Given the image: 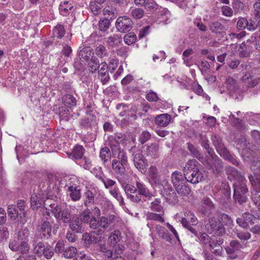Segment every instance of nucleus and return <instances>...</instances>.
<instances>
[{
    "label": "nucleus",
    "mask_w": 260,
    "mask_h": 260,
    "mask_svg": "<svg viewBox=\"0 0 260 260\" xmlns=\"http://www.w3.org/2000/svg\"><path fill=\"white\" fill-rule=\"evenodd\" d=\"M93 53L89 47H84L79 52V56L80 59L88 61L93 56Z\"/></svg>",
    "instance_id": "obj_35"
},
{
    "label": "nucleus",
    "mask_w": 260,
    "mask_h": 260,
    "mask_svg": "<svg viewBox=\"0 0 260 260\" xmlns=\"http://www.w3.org/2000/svg\"><path fill=\"white\" fill-rule=\"evenodd\" d=\"M148 179L149 183L153 187L159 186L162 181V180L160 179V176L158 175L157 168L154 166H151L149 168Z\"/></svg>",
    "instance_id": "obj_13"
},
{
    "label": "nucleus",
    "mask_w": 260,
    "mask_h": 260,
    "mask_svg": "<svg viewBox=\"0 0 260 260\" xmlns=\"http://www.w3.org/2000/svg\"><path fill=\"white\" fill-rule=\"evenodd\" d=\"M223 243V240L220 237L211 238L209 241V246L212 252L216 255H221L223 251L221 244Z\"/></svg>",
    "instance_id": "obj_14"
},
{
    "label": "nucleus",
    "mask_w": 260,
    "mask_h": 260,
    "mask_svg": "<svg viewBox=\"0 0 260 260\" xmlns=\"http://www.w3.org/2000/svg\"><path fill=\"white\" fill-rule=\"evenodd\" d=\"M101 68L98 70V74L99 78L103 85L108 83L110 79L108 70V66L105 62H102L101 64Z\"/></svg>",
    "instance_id": "obj_20"
},
{
    "label": "nucleus",
    "mask_w": 260,
    "mask_h": 260,
    "mask_svg": "<svg viewBox=\"0 0 260 260\" xmlns=\"http://www.w3.org/2000/svg\"><path fill=\"white\" fill-rule=\"evenodd\" d=\"M31 244L33 252L39 256H43L47 259H51L54 255L53 248L48 244H45L38 238H32Z\"/></svg>",
    "instance_id": "obj_5"
},
{
    "label": "nucleus",
    "mask_w": 260,
    "mask_h": 260,
    "mask_svg": "<svg viewBox=\"0 0 260 260\" xmlns=\"http://www.w3.org/2000/svg\"><path fill=\"white\" fill-rule=\"evenodd\" d=\"M90 210L87 208L84 210L82 213L80 214V217L79 218L80 220L82 221V222L84 223H88L90 224V221L91 218L90 216Z\"/></svg>",
    "instance_id": "obj_56"
},
{
    "label": "nucleus",
    "mask_w": 260,
    "mask_h": 260,
    "mask_svg": "<svg viewBox=\"0 0 260 260\" xmlns=\"http://www.w3.org/2000/svg\"><path fill=\"white\" fill-rule=\"evenodd\" d=\"M68 223L70 229L76 233H81L84 231V224L78 217L72 218Z\"/></svg>",
    "instance_id": "obj_21"
},
{
    "label": "nucleus",
    "mask_w": 260,
    "mask_h": 260,
    "mask_svg": "<svg viewBox=\"0 0 260 260\" xmlns=\"http://www.w3.org/2000/svg\"><path fill=\"white\" fill-rule=\"evenodd\" d=\"M95 116L90 115L88 117L82 118L80 121V126L82 128H88L95 127L96 125Z\"/></svg>",
    "instance_id": "obj_27"
},
{
    "label": "nucleus",
    "mask_w": 260,
    "mask_h": 260,
    "mask_svg": "<svg viewBox=\"0 0 260 260\" xmlns=\"http://www.w3.org/2000/svg\"><path fill=\"white\" fill-rule=\"evenodd\" d=\"M7 212L8 216L12 220H15L19 216L18 209L14 205H10L8 206Z\"/></svg>",
    "instance_id": "obj_52"
},
{
    "label": "nucleus",
    "mask_w": 260,
    "mask_h": 260,
    "mask_svg": "<svg viewBox=\"0 0 260 260\" xmlns=\"http://www.w3.org/2000/svg\"><path fill=\"white\" fill-rule=\"evenodd\" d=\"M132 160L135 167L141 173L145 172L147 166L146 160L140 150L134 151L132 154Z\"/></svg>",
    "instance_id": "obj_11"
},
{
    "label": "nucleus",
    "mask_w": 260,
    "mask_h": 260,
    "mask_svg": "<svg viewBox=\"0 0 260 260\" xmlns=\"http://www.w3.org/2000/svg\"><path fill=\"white\" fill-rule=\"evenodd\" d=\"M109 146L113 156H116L119 151L123 150L121 149L119 142L115 140L111 141Z\"/></svg>",
    "instance_id": "obj_61"
},
{
    "label": "nucleus",
    "mask_w": 260,
    "mask_h": 260,
    "mask_svg": "<svg viewBox=\"0 0 260 260\" xmlns=\"http://www.w3.org/2000/svg\"><path fill=\"white\" fill-rule=\"evenodd\" d=\"M121 234L119 231H114L109 236L108 239V244L110 247H114L118 243L120 239Z\"/></svg>",
    "instance_id": "obj_31"
},
{
    "label": "nucleus",
    "mask_w": 260,
    "mask_h": 260,
    "mask_svg": "<svg viewBox=\"0 0 260 260\" xmlns=\"http://www.w3.org/2000/svg\"><path fill=\"white\" fill-rule=\"evenodd\" d=\"M201 204L199 208V211L204 215L210 214L211 211L214 209L215 207L213 202L207 197H205L203 198Z\"/></svg>",
    "instance_id": "obj_17"
},
{
    "label": "nucleus",
    "mask_w": 260,
    "mask_h": 260,
    "mask_svg": "<svg viewBox=\"0 0 260 260\" xmlns=\"http://www.w3.org/2000/svg\"><path fill=\"white\" fill-rule=\"evenodd\" d=\"M113 156L115 157V158L112 160L113 161H117L118 162L126 165L128 164L126 152L124 150L119 151L116 156Z\"/></svg>",
    "instance_id": "obj_39"
},
{
    "label": "nucleus",
    "mask_w": 260,
    "mask_h": 260,
    "mask_svg": "<svg viewBox=\"0 0 260 260\" xmlns=\"http://www.w3.org/2000/svg\"><path fill=\"white\" fill-rule=\"evenodd\" d=\"M188 149L194 157L200 159L203 158V155L199 150L192 144L188 143Z\"/></svg>",
    "instance_id": "obj_59"
},
{
    "label": "nucleus",
    "mask_w": 260,
    "mask_h": 260,
    "mask_svg": "<svg viewBox=\"0 0 260 260\" xmlns=\"http://www.w3.org/2000/svg\"><path fill=\"white\" fill-rule=\"evenodd\" d=\"M147 11L151 12H155L158 9V5L154 0H147V2L144 6Z\"/></svg>",
    "instance_id": "obj_58"
},
{
    "label": "nucleus",
    "mask_w": 260,
    "mask_h": 260,
    "mask_svg": "<svg viewBox=\"0 0 260 260\" xmlns=\"http://www.w3.org/2000/svg\"><path fill=\"white\" fill-rule=\"evenodd\" d=\"M226 174L232 176L235 180V182L247 183L245 177L235 168L227 166L225 168Z\"/></svg>",
    "instance_id": "obj_19"
},
{
    "label": "nucleus",
    "mask_w": 260,
    "mask_h": 260,
    "mask_svg": "<svg viewBox=\"0 0 260 260\" xmlns=\"http://www.w3.org/2000/svg\"><path fill=\"white\" fill-rule=\"evenodd\" d=\"M42 199L40 195H37L34 193L31 195L30 198L31 206L33 209H37L40 207L42 204Z\"/></svg>",
    "instance_id": "obj_47"
},
{
    "label": "nucleus",
    "mask_w": 260,
    "mask_h": 260,
    "mask_svg": "<svg viewBox=\"0 0 260 260\" xmlns=\"http://www.w3.org/2000/svg\"><path fill=\"white\" fill-rule=\"evenodd\" d=\"M133 24V21L130 18L123 16L119 17L117 19L115 26L118 31L126 32L132 29Z\"/></svg>",
    "instance_id": "obj_12"
},
{
    "label": "nucleus",
    "mask_w": 260,
    "mask_h": 260,
    "mask_svg": "<svg viewBox=\"0 0 260 260\" xmlns=\"http://www.w3.org/2000/svg\"><path fill=\"white\" fill-rule=\"evenodd\" d=\"M88 61V66L89 72L95 73L100 66L99 59L95 57H92Z\"/></svg>",
    "instance_id": "obj_42"
},
{
    "label": "nucleus",
    "mask_w": 260,
    "mask_h": 260,
    "mask_svg": "<svg viewBox=\"0 0 260 260\" xmlns=\"http://www.w3.org/2000/svg\"><path fill=\"white\" fill-rule=\"evenodd\" d=\"M77 252V250L76 247L69 246L64 249L63 255L66 258H72L76 255Z\"/></svg>",
    "instance_id": "obj_54"
},
{
    "label": "nucleus",
    "mask_w": 260,
    "mask_h": 260,
    "mask_svg": "<svg viewBox=\"0 0 260 260\" xmlns=\"http://www.w3.org/2000/svg\"><path fill=\"white\" fill-rule=\"evenodd\" d=\"M199 141L201 146L205 149L209 155H213L214 150L210 147L208 138L205 134H201L199 135Z\"/></svg>",
    "instance_id": "obj_26"
},
{
    "label": "nucleus",
    "mask_w": 260,
    "mask_h": 260,
    "mask_svg": "<svg viewBox=\"0 0 260 260\" xmlns=\"http://www.w3.org/2000/svg\"><path fill=\"white\" fill-rule=\"evenodd\" d=\"M211 140L217 153L220 155L228 150L222 142V138L216 134L212 135Z\"/></svg>",
    "instance_id": "obj_18"
},
{
    "label": "nucleus",
    "mask_w": 260,
    "mask_h": 260,
    "mask_svg": "<svg viewBox=\"0 0 260 260\" xmlns=\"http://www.w3.org/2000/svg\"><path fill=\"white\" fill-rule=\"evenodd\" d=\"M116 109L118 110H121L119 113V116L121 117L129 116V110L128 109V106L123 103L119 104L116 105Z\"/></svg>",
    "instance_id": "obj_57"
},
{
    "label": "nucleus",
    "mask_w": 260,
    "mask_h": 260,
    "mask_svg": "<svg viewBox=\"0 0 260 260\" xmlns=\"http://www.w3.org/2000/svg\"><path fill=\"white\" fill-rule=\"evenodd\" d=\"M63 103L67 107L72 108L76 106L77 101L71 94H66L62 97Z\"/></svg>",
    "instance_id": "obj_36"
},
{
    "label": "nucleus",
    "mask_w": 260,
    "mask_h": 260,
    "mask_svg": "<svg viewBox=\"0 0 260 260\" xmlns=\"http://www.w3.org/2000/svg\"><path fill=\"white\" fill-rule=\"evenodd\" d=\"M102 238V237L95 236L94 235L88 233H85L82 235L83 243L85 246L87 247H89L92 244H96L99 242L101 240Z\"/></svg>",
    "instance_id": "obj_22"
},
{
    "label": "nucleus",
    "mask_w": 260,
    "mask_h": 260,
    "mask_svg": "<svg viewBox=\"0 0 260 260\" xmlns=\"http://www.w3.org/2000/svg\"><path fill=\"white\" fill-rule=\"evenodd\" d=\"M122 38L120 36L118 35H113L107 38V45L110 47H115L119 44Z\"/></svg>",
    "instance_id": "obj_41"
},
{
    "label": "nucleus",
    "mask_w": 260,
    "mask_h": 260,
    "mask_svg": "<svg viewBox=\"0 0 260 260\" xmlns=\"http://www.w3.org/2000/svg\"><path fill=\"white\" fill-rule=\"evenodd\" d=\"M73 6L69 5V2L65 1L61 2L59 6L60 14L62 16H67L69 14V11L73 9Z\"/></svg>",
    "instance_id": "obj_40"
},
{
    "label": "nucleus",
    "mask_w": 260,
    "mask_h": 260,
    "mask_svg": "<svg viewBox=\"0 0 260 260\" xmlns=\"http://www.w3.org/2000/svg\"><path fill=\"white\" fill-rule=\"evenodd\" d=\"M84 205L85 207H88L94 203V195L91 190H87L84 193Z\"/></svg>",
    "instance_id": "obj_43"
},
{
    "label": "nucleus",
    "mask_w": 260,
    "mask_h": 260,
    "mask_svg": "<svg viewBox=\"0 0 260 260\" xmlns=\"http://www.w3.org/2000/svg\"><path fill=\"white\" fill-rule=\"evenodd\" d=\"M234 195L235 201L239 204L242 205L247 202L248 189L246 183L235 182L233 184Z\"/></svg>",
    "instance_id": "obj_7"
},
{
    "label": "nucleus",
    "mask_w": 260,
    "mask_h": 260,
    "mask_svg": "<svg viewBox=\"0 0 260 260\" xmlns=\"http://www.w3.org/2000/svg\"><path fill=\"white\" fill-rule=\"evenodd\" d=\"M116 216L114 214H109L102 216L98 220L95 217H92L90 228L93 229V233L97 235H102L106 231L112 230L115 225Z\"/></svg>",
    "instance_id": "obj_2"
},
{
    "label": "nucleus",
    "mask_w": 260,
    "mask_h": 260,
    "mask_svg": "<svg viewBox=\"0 0 260 260\" xmlns=\"http://www.w3.org/2000/svg\"><path fill=\"white\" fill-rule=\"evenodd\" d=\"M172 183L174 187L179 186L180 185L186 183L187 181L185 179V175L178 171L173 172L171 174Z\"/></svg>",
    "instance_id": "obj_24"
},
{
    "label": "nucleus",
    "mask_w": 260,
    "mask_h": 260,
    "mask_svg": "<svg viewBox=\"0 0 260 260\" xmlns=\"http://www.w3.org/2000/svg\"><path fill=\"white\" fill-rule=\"evenodd\" d=\"M155 229L159 238L165 240L167 242H170L171 241V235L165 227L157 225L155 226Z\"/></svg>",
    "instance_id": "obj_28"
},
{
    "label": "nucleus",
    "mask_w": 260,
    "mask_h": 260,
    "mask_svg": "<svg viewBox=\"0 0 260 260\" xmlns=\"http://www.w3.org/2000/svg\"><path fill=\"white\" fill-rule=\"evenodd\" d=\"M166 199L167 202L170 204L175 205L178 201V196L175 191L166 192Z\"/></svg>",
    "instance_id": "obj_55"
},
{
    "label": "nucleus",
    "mask_w": 260,
    "mask_h": 260,
    "mask_svg": "<svg viewBox=\"0 0 260 260\" xmlns=\"http://www.w3.org/2000/svg\"><path fill=\"white\" fill-rule=\"evenodd\" d=\"M110 21L109 19H101L99 22V29L105 31L109 27Z\"/></svg>",
    "instance_id": "obj_64"
},
{
    "label": "nucleus",
    "mask_w": 260,
    "mask_h": 260,
    "mask_svg": "<svg viewBox=\"0 0 260 260\" xmlns=\"http://www.w3.org/2000/svg\"><path fill=\"white\" fill-rule=\"evenodd\" d=\"M95 52L96 55L101 58L107 57L108 55L105 47L103 45L98 46L95 49Z\"/></svg>",
    "instance_id": "obj_60"
},
{
    "label": "nucleus",
    "mask_w": 260,
    "mask_h": 260,
    "mask_svg": "<svg viewBox=\"0 0 260 260\" xmlns=\"http://www.w3.org/2000/svg\"><path fill=\"white\" fill-rule=\"evenodd\" d=\"M132 17L136 19H139L143 17L145 14L144 10L140 8H131Z\"/></svg>",
    "instance_id": "obj_51"
},
{
    "label": "nucleus",
    "mask_w": 260,
    "mask_h": 260,
    "mask_svg": "<svg viewBox=\"0 0 260 260\" xmlns=\"http://www.w3.org/2000/svg\"><path fill=\"white\" fill-rule=\"evenodd\" d=\"M213 160V165L215 168L216 171L218 173L221 171L223 168V163L221 159H220L214 152L213 155H210Z\"/></svg>",
    "instance_id": "obj_50"
},
{
    "label": "nucleus",
    "mask_w": 260,
    "mask_h": 260,
    "mask_svg": "<svg viewBox=\"0 0 260 260\" xmlns=\"http://www.w3.org/2000/svg\"><path fill=\"white\" fill-rule=\"evenodd\" d=\"M251 211L253 214L246 212L242 214L241 217L237 218L236 222L240 227L247 229L249 228V225L254 224V220L255 219H260L259 212L254 210H251Z\"/></svg>",
    "instance_id": "obj_8"
},
{
    "label": "nucleus",
    "mask_w": 260,
    "mask_h": 260,
    "mask_svg": "<svg viewBox=\"0 0 260 260\" xmlns=\"http://www.w3.org/2000/svg\"><path fill=\"white\" fill-rule=\"evenodd\" d=\"M99 157L104 165L110 161L111 157L110 149L107 146H104L101 148Z\"/></svg>",
    "instance_id": "obj_29"
},
{
    "label": "nucleus",
    "mask_w": 260,
    "mask_h": 260,
    "mask_svg": "<svg viewBox=\"0 0 260 260\" xmlns=\"http://www.w3.org/2000/svg\"><path fill=\"white\" fill-rule=\"evenodd\" d=\"M220 156L225 159L232 163L233 165L236 166H239V162L237 160L236 156L232 155L228 150L222 154H221Z\"/></svg>",
    "instance_id": "obj_48"
},
{
    "label": "nucleus",
    "mask_w": 260,
    "mask_h": 260,
    "mask_svg": "<svg viewBox=\"0 0 260 260\" xmlns=\"http://www.w3.org/2000/svg\"><path fill=\"white\" fill-rule=\"evenodd\" d=\"M175 188L179 194L183 196H187L190 191V189L186 182L175 187Z\"/></svg>",
    "instance_id": "obj_46"
},
{
    "label": "nucleus",
    "mask_w": 260,
    "mask_h": 260,
    "mask_svg": "<svg viewBox=\"0 0 260 260\" xmlns=\"http://www.w3.org/2000/svg\"><path fill=\"white\" fill-rule=\"evenodd\" d=\"M218 219L221 223L228 226H231L233 224V220L232 218L225 213L219 215Z\"/></svg>",
    "instance_id": "obj_53"
},
{
    "label": "nucleus",
    "mask_w": 260,
    "mask_h": 260,
    "mask_svg": "<svg viewBox=\"0 0 260 260\" xmlns=\"http://www.w3.org/2000/svg\"><path fill=\"white\" fill-rule=\"evenodd\" d=\"M206 227L209 234L214 233L218 236H221L225 233V229L223 224L220 223L219 219L217 220L214 217L209 219L208 223Z\"/></svg>",
    "instance_id": "obj_10"
},
{
    "label": "nucleus",
    "mask_w": 260,
    "mask_h": 260,
    "mask_svg": "<svg viewBox=\"0 0 260 260\" xmlns=\"http://www.w3.org/2000/svg\"><path fill=\"white\" fill-rule=\"evenodd\" d=\"M127 165L118 162L117 161H112V168L118 180L120 182L125 176V167Z\"/></svg>",
    "instance_id": "obj_15"
},
{
    "label": "nucleus",
    "mask_w": 260,
    "mask_h": 260,
    "mask_svg": "<svg viewBox=\"0 0 260 260\" xmlns=\"http://www.w3.org/2000/svg\"><path fill=\"white\" fill-rule=\"evenodd\" d=\"M201 167L200 164L196 159L187 161L183 169L187 182L196 184L204 179V174L200 170Z\"/></svg>",
    "instance_id": "obj_3"
},
{
    "label": "nucleus",
    "mask_w": 260,
    "mask_h": 260,
    "mask_svg": "<svg viewBox=\"0 0 260 260\" xmlns=\"http://www.w3.org/2000/svg\"><path fill=\"white\" fill-rule=\"evenodd\" d=\"M245 244L241 243L237 240H232L230 242L229 246L225 248L226 252L229 254H233L243 248Z\"/></svg>",
    "instance_id": "obj_25"
},
{
    "label": "nucleus",
    "mask_w": 260,
    "mask_h": 260,
    "mask_svg": "<svg viewBox=\"0 0 260 260\" xmlns=\"http://www.w3.org/2000/svg\"><path fill=\"white\" fill-rule=\"evenodd\" d=\"M52 215L57 221H61L63 223H68L72 218V212L71 207L62 206L60 205L50 204L49 205Z\"/></svg>",
    "instance_id": "obj_6"
},
{
    "label": "nucleus",
    "mask_w": 260,
    "mask_h": 260,
    "mask_svg": "<svg viewBox=\"0 0 260 260\" xmlns=\"http://www.w3.org/2000/svg\"><path fill=\"white\" fill-rule=\"evenodd\" d=\"M85 152V149L81 145H76L71 154V157L73 159H81Z\"/></svg>",
    "instance_id": "obj_32"
},
{
    "label": "nucleus",
    "mask_w": 260,
    "mask_h": 260,
    "mask_svg": "<svg viewBox=\"0 0 260 260\" xmlns=\"http://www.w3.org/2000/svg\"><path fill=\"white\" fill-rule=\"evenodd\" d=\"M223 200H228L231 198V188L228 183L222 182L220 188Z\"/></svg>",
    "instance_id": "obj_38"
},
{
    "label": "nucleus",
    "mask_w": 260,
    "mask_h": 260,
    "mask_svg": "<svg viewBox=\"0 0 260 260\" xmlns=\"http://www.w3.org/2000/svg\"><path fill=\"white\" fill-rule=\"evenodd\" d=\"M29 245L26 241H22L19 244L18 251L22 255L26 254L29 251Z\"/></svg>",
    "instance_id": "obj_62"
},
{
    "label": "nucleus",
    "mask_w": 260,
    "mask_h": 260,
    "mask_svg": "<svg viewBox=\"0 0 260 260\" xmlns=\"http://www.w3.org/2000/svg\"><path fill=\"white\" fill-rule=\"evenodd\" d=\"M181 223L183 227L188 230L194 235L197 236L198 232L192 226L198 223V219L193 213L190 211L185 212L184 217L182 218Z\"/></svg>",
    "instance_id": "obj_9"
},
{
    "label": "nucleus",
    "mask_w": 260,
    "mask_h": 260,
    "mask_svg": "<svg viewBox=\"0 0 260 260\" xmlns=\"http://www.w3.org/2000/svg\"><path fill=\"white\" fill-rule=\"evenodd\" d=\"M171 116L165 113L157 115L154 118L155 123L160 127L167 126L171 122Z\"/></svg>",
    "instance_id": "obj_23"
},
{
    "label": "nucleus",
    "mask_w": 260,
    "mask_h": 260,
    "mask_svg": "<svg viewBox=\"0 0 260 260\" xmlns=\"http://www.w3.org/2000/svg\"><path fill=\"white\" fill-rule=\"evenodd\" d=\"M248 179L253 187H256V191H260V173L255 172L254 175H249Z\"/></svg>",
    "instance_id": "obj_33"
},
{
    "label": "nucleus",
    "mask_w": 260,
    "mask_h": 260,
    "mask_svg": "<svg viewBox=\"0 0 260 260\" xmlns=\"http://www.w3.org/2000/svg\"><path fill=\"white\" fill-rule=\"evenodd\" d=\"M110 194L119 202L120 206H123L125 203L124 199L121 194L119 189L117 186H114L113 188L110 189Z\"/></svg>",
    "instance_id": "obj_34"
},
{
    "label": "nucleus",
    "mask_w": 260,
    "mask_h": 260,
    "mask_svg": "<svg viewBox=\"0 0 260 260\" xmlns=\"http://www.w3.org/2000/svg\"><path fill=\"white\" fill-rule=\"evenodd\" d=\"M45 209V211L43 212V216L40 219L36 224L37 233L33 238L37 237L39 240H48L51 237L52 224L49 222L51 219L50 213Z\"/></svg>",
    "instance_id": "obj_4"
},
{
    "label": "nucleus",
    "mask_w": 260,
    "mask_h": 260,
    "mask_svg": "<svg viewBox=\"0 0 260 260\" xmlns=\"http://www.w3.org/2000/svg\"><path fill=\"white\" fill-rule=\"evenodd\" d=\"M124 41L128 45L134 43L136 40V35L133 32H129L124 37Z\"/></svg>",
    "instance_id": "obj_63"
},
{
    "label": "nucleus",
    "mask_w": 260,
    "mask_h": 260,
    "mask_svg": "<svg viewBox=\"0 0 260 260\" xmlns=\"http://www.w3.org/2000/svg\"><path fill=\"white\" fill-rule=\"evenodd\" d=\"M209 27L212 32L216 34H220L224 29V26L218 21L210 22Z\"/></svg>",
    "instance_id": "obj_37"
},
{
    "label": "nucleus",
    "mask_w": 260,
    "mask_h": 260,
    "mask_svg": "<svg viewBox=\"0 0 260 260\" xmlns=\"http://www.w3.org/2000/svg\"><path fill=\"white\" fill-rule=\"evenodd\" d=\"M159 146L156 143H152L150 146H147V154L152 157H156L157 156L158 152L159 150Z\"/></svg>",
    "instance_id": "obj_45"
},
{
    "label": "nucleus",
    "mask_w": 260,
    "mask_h": 260,
    "mask_svg": "<svg viewBox=\"0 0 260 260\" xmlns=\"http://www.w3.org/2000/svg\"><path fill=\"white\" fill-rule=\"evenodd\" d=\"M64 26L61 24L56 25L53 29V35L57 39H61L65 34Z\"/></svg>",
    "instance_id": "obj_44"
},
{
    "label": "nucleus",
    "mask_w": 260,
    "mask_h": 260,
    "mask_svg": "<svg viewBox=\"0 0 260 260\" xmlns=\"http://www.w3.org/2000/svg\"><path fill=\"white\" fill-rule=\"evenodd\" d=\"M68 195L74 201H78L81 198V187L75 184L67 185Z\"/></svg>",
    "instance_id": "obj_16"
},
{
    "label": "nucleus",
    "mask_w": 260,
    "mask_h": 260,
    "mask_svg": "<svg viewBox=\"0 0 260 260\" xmlns=\"http://www.w3.org/2000/svg\"><path fill=\"white\" fill-rule=\"evenodd\" d=\"M149 208L151 210L154 212L164 213V208L162 204H161V199L160 198H156L153 201L151 202Z\"/></svg>",
    "instance_id": "obj_30"
},
{
    "label": "nucleus",
    "mask_w": 260,
    "mask_h": 260,
    "mask_svg": "<svg viewBox=\"0 0 260 260\" xmlns=\"http://www.w3.org/2000/svg\"><path fill=\"white\" fill-rule=\"evenodd\" d=\"M164 213H160V214L155 213L154 212H148L146 214V218L147 220H154L159 222H164L165 220L162 217Z\"/></svg>",
    "instance_id": "obj_49"
},
{
    "label": "nucleus",
    "mask_w": 260,
    "mask_h": 260,
    "mask_svg": "<svg viewBox=\"0 0 260 260\" xmlns=\"http://www.w3.org/2000/svg\"><path fill=\"white\" fill-rule=\"evenodd\" d=\"M135 184L136 186L126 184L123 187L127 199L132 202L144 207L147 199L151 200L153 194L144 183L136 181Z\"/></svg>",
    "instance_id": "obj_1"
}]
</instances>
